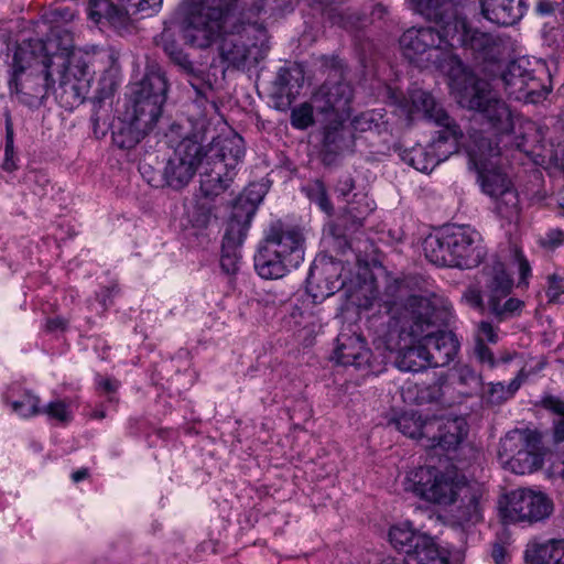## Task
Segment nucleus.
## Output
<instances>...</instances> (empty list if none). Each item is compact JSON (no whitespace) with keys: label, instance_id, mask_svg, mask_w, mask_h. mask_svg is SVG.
I'll list each match as a JSON object with an SVG mask.
<instances>
[{"label":"nucleus","instance_id":"3","mask_svg":"<svg viewBox=\"0 0 564 564\" xmlns=\"http://www.w3.org/2000/svg\"><path fill=\"white\" fill-rule=\"evenodd\" d=\"M56 46L55 39L23 41L14 51L10 89L30 107L39 106L54 88L55 78L48 53Z\"/></svg>","mask_w":564,"mask_h":564},{"label":"nucleus","instance_id":"11","mask_svg":"<svg viewBox=\"0 0 564 564\" xmlns=\"http://www.w3.org/2000/svg\"><path fill=\"white\" fill-rule=\"evenodd\" d=\"M469 162L478 173L484 193L490 197L498 196L512 188L511 182L497 167V159L501 154L498 142H494L482 132H475L467 149Z\"/></svg>","mask_w":564,"mask_h":564},{"label":"nucleus","instance_id":"30","mask_svg":"<svg viewBox=\"0 0 564 564\" xmlns=\"http://www.w3.org/2000/svg\"><path fill=\"white\" fill-rule=\"evenodd\" d=\"M394 362L401 371L409 372H419L432 367L427 349L422 341L413 338H410V345H400Z\"/></svg>","mask_w":564,"mask_h":564},{"label":"nucleus","instance_id":"32","mask_svg":"<svg viewBox=\"0 0 564 564\" xmlns=\"http://www.w3.org/2000/svg\"><path fill=\"white\" fill-rule=\"evenodd\" d=\"M304 76L297 67H282L274 80L275 94L284 106H290L302 87Z\"/></svg>","mask_w":564,"mask_h":564},{"label":"nucleus","instance_id":"43","mask_svg":"<svg viewBox=\"0 0 564 564\" xmlns=\"http://www.w3.org/2000/svg\"><path fill=\"white\" fill-rule=\"evenodd\" d=\"M1 166L6 172L9 173L18 169V156L14 151L13 141V126L9 117L6 120L4 159Z\"/></svg>","mask_w":564,"mask_h":564},{"label":"nucleus","instance_id":"6","mask_svg":"<svg viewBox=\"0 0 564 564\" xmlns=\"http://www.w3.org/2000/svg\"><path fill=\"white\" fill-rule=\"evenodd\" d=\"M236 8L237 0H200L188 14L185 42L205 48L221 34L238 31Z\"/></svg>","mask_w":564,"mask_h":564},{"label":"nucleus","instance_id":"50","mask_svg":"<svg viewBox=\"0 0 564 564\" xmlns=\"http://www.w3.org/2000/svg\"><path fill=\"white\" fill-rule=\"evenodd\" d=\"M546 290L545 294L547 302L551 304H564V279L563 276L553 273L546 278Z\"/></svg>","mask_w":564,"mask_h":564},{"label":"nucleus","instance_id":"27","mask_svg":"<svg viewBox=\"0 0 564 564\" xmlns=\"http://www.w3.org/2000/svg\"><path fill=\"white\" fill-rule=\"evenodd\" d=\"M453 247L451 226L435 235L427 236L423 242L426 259L440 267L454 268Z\"/></svg>","mask_w":564,"mask_h":564},{"label":"nucleus","instance_id":"35","mask_svg":"<svg viewBox=\"0 0 564 564\" xmlns=\"http://www.w3.org/2000/svg\"><path fill=\"white\" fill-rule=\"evenodd\" d=\"M486 311L497 321L511 319L522 312L524 302L509 295H497L485 301Z\"/></svg>","mask_w":564,"mask_h":564},{"label":"nucleus","instance_id":"33","mask_svg":"<svg viewBox=\"0 0 564 564\" xmlns=\"http://www.w3.org/2000/svg\"><path fill=\"white\" fill-rule=\"evenodd\" d=\"M532 72L528 69L522 61L511 62L501 74L500 80L509 97L522 100L523 90L528 86Z\"/></svg>","mask_w":564,"mask_h":564},{"label":"nucleus","instance_id":"16","mask_svg":"<svg viewBox=\"0 0 564 564\" xmlns=\"http://www.w3.org/2000/svg\"><path fill=\"white\" fill-rule=\"evenodd\" d=\"M51 39L56 40V46L48 53V61L53 76L65 75L75 79H87L91 82L89 72V64L91 56L79 48H74L72 45V35L65 32L63 36V46L59 47L57 42V34L53 33Z\"/></svg>","mask_w":564,"mask_h":564},{"label":"nucleus","instance_id":"63","mask_svg":"<svg viewBox=\"0 0 564 564\" xmlns=\"http://www.w3.org/2000/svg\"><path fill=\"white\" fill-rule=\"evenodd\" d=\"M564 242V231L561 229H551L541 239V243L550 249L557 248Z\"/></svg>","mask_w":564,"mask_h":564},{"label":"nucleus","instance_id":"54","mask_svg":"<svg viewBox=\"0 0 564 564\" xmlns=\"http://www.w3.org/2000/svg\"><path fill=\"white\" fill-rule=\"evenodd\" d=\"M240 258L238 249L223 246L220 257L221 270L228 275L236 274L240 267Z\"/></svg>","mask_w":564,"mask_h":564},{"label":"nucleus","instance_id":"57","mask_svg":"<svg viewBox=\"0 0 564 564\" xmlns=\"http://www.w3.org/2000/svg\"><path fill=\"white\" fill-rule=\"evenodd\" d=\"M330 20L334 24H337L340 28L352 30L357 28L360 17L348 11L332 10Z\"/></svg>","mask_w":564,"mask_h":564},{"label":"nucleus","instance_id":"64","mask_svg":"<svg viewBox=\"0 0 564 564\" xmlns=\"http://www.w3.org/2000/svg\"><path fill=\"white\" fill-rule=\"evenodd\" d=\"M475 356L481 364H487L489 367H494L496 364L494 354L490 348L484 343H476L474 348Z\"/></svg>","mask_w":564,"mask_h":564},{"label":"nucleus","instance_id":"46","mask_svg":"<svg viewBox=\"0 0 564 564\" xmlns=\"http://www.w3.org/2000/svg\"><path fill=\"white\" fill-rule=\"evenodd\" d=\"M313 110L315 107L313 101L311 104L304 102L299 107L292 109L291 112V123L294 128L304 130L314 123Z\"/></svg>","mask_w":564,"mask_h":564},{"label":"nucleus","instance_id":"9","mask_svg":"<svg viewBox=\"0 0 564 564\" xmlns=\"http://www.w3.org/2000/svg\"><path fill=\"white\" fill-rule=\"evenodd\" d=\"M541 434L530 429H516L501 438L499 460L505 469L518 475L531 474L543 465Z\"/></svg>","mask_w":564,"mask_h":564},{"label":"nucleus","instance_id":"13","mask_svg":"<svg viewBox=\"0 0 564 564\" xmlns=\"http://www.w3.org/2000/svg\"><path fill=\"white\" fill-rule=\"evenodd\" d=\"M513 288V280L507 272L505 264L492 258L485 264L476 278V283L469 284L462 294V301L469 307L485 313V297L509 295Z\"/></svg>","mask_w":564,"mask_h":564},{"label":"nucleus","instance_id":"23","mask_svg":"<svg viewBox=\"0 0 564 564\" xmlns=\"http://www.w3.org/2000/svg\"><path fill=\"white\" fill-rule=\"evenodd\" d=\"M245 141L237 133L229 135H218L214 138L206 150L203 149V159L207 165L216 166L224 164V170L230 172L245 156Z\"/></svg>","mask_w":564,"mask_h":564},{"label":"nucleus","instance_id":"2","mask_svg":"<svg viewBox=\"0 0 564 564\" xmlns=\"http://www.w3.org/2000/svg\"><path fill=\"white\" fill-rule=\"evenodd\" d=\"M400 109L406 115L409 121L421 116L433 121L437 127L427 149L413 148L405 154L404 160L415 170L424 173L431 172L441 162L458 152L464 137L463 130L430 93L421 89L413 90L410 100L400 101Z\"/></svg>","mask_w":564,"mask_h":564},{"label":"nucleus","instance_id":"55","mask_svg":"<svg viewBox=\"0 0 564 564\" xmlns=\"http://www.w3.org/2000/svg\"><path fill=\"white\" fill-rule=\"evenodd\" d=\"M380 118L375 111L362 112L352 119L351 126L355 131L359 132L377 130L380 126Z\"/></svg>","mask_w":564,"mask_h":564},{"label":"nucleus","instance_id":"19","mask_svg":"<svg viewBox=\"0 0 564 564\" xmlns=\"http://www.w3.org/2000/svg\"><path fill=\"white\" fill-rule=\"evenodd\" d=\"M454 268L469 270L478 267L487 256L481 236L468 226H451Z\"/></svg>","mask_w":564,"mask_h":564},{"label":"nucleus","instance_id":"44","mask_svg":"<svg viewBox=\"0 0 564 564\" xmlns=\"http://www.w3.org/2000/svg\"><path fill=\"white\" fill-rule=\"evenodd\" d=\"M11 406L22 417H30L42 413L40 398L30 392H25L21 400L13 401Z\"/></svg>","mask_w":564,"mask_h":564},{"label":"nucleus","instance_id":"12","mask_svg":"<svg viewBox=\"0 0 564 564\" xmlns=\"http://www.w3.org/2000/svg\"><path fill=\"white\" fill-rule=\"evenodd\" d=\"M553 511L552 501L541 492L517 489L499 501V512L505 523H535L545 520Z\"/></svg>","mask_w":564,"mask_h":564},{"label":"nucleus","instance_id":"41","mask_svg":"<svg viewBox=\"0 0 564 564\" xmlns=\"http://www.w3.org/2000/svg\"><path fill=\"white\" fill-rule=\"evenodd\" d=\"M419 536H423V534L405 527H392L389 531L390 543L395 550L404 553V555H408V549L414 547Z\"/></svg>","mask_w":564,"mask_h":564},{"label":"nucleus","instance_id":"21","mask_svg":"<svg viewBox=\"0 0 564 564\" xmlns=\"http://www.w3.org/2000/svg\"><path fill=\"white\" fill-rule=\"evenodd\" d=\"M424 433L432 441L433 447L454 451L468 434V425L464 417L448 415L425 422Z\"/></svg>","mask_w":564,"mask_h":564},{"label":"nucleus","instance_id":"47","mask_svg":"<svg viewBox=\"0 0 564 564\" xmlns=\"http://www.w3.org/2000/svg\"><path fill=\"white\" fill-rule=\"evenodd\" d=\"M307 195L310 199L317 204L321 210H323L325 214H333L334 207L328 198L325 184L322 181H314V183L308 188Z\"/></svg>","mask_w":564,"mask_h":564},{"label":"nucleus","instance_id":"20","mask_svg":"<svg viewBox=\"0 0 564 564\" xmlns=\"http://www.w3.org/2000/svg\"><path fill=\"white\" fill-rule=\"evenodd\" d=\"M460 490L456 501L452 502L448 520L452 525L466 529L482 520L485 498L482 488L477 484L469 482Z\"/></svg>","mask_w":564,"mask_h":564},{"label":"nucleus","instance_id":"1","mask_svg":"<svg viewBox=\"0 0 564 564\" xmlns=\"http://www.w3.org/2000/svg\"><path fill=\"white\" fill-rule=\"evenodd\" d=\"M415 9L434 22V26L410 28L400 37L403 55L423 68H435L456 83L464 74L462 61L451 52L449 6L451 0H411Z\"/></svg>","mask_w":564,"mask_h":564},{"label":"nucleus","instance_id":"42","mask_svg":"<svg viewBox=\"0 0 564 564\" xmlns=\"http://www.w3.org/2000/svg\"><path fill=\"white\" fill-rule=\"evenodd\" d=\"M343 285L338 278H326L325 285L321 286L316 273L312 271L307 278V292L312 295L314 301H322L333 295L336 290Z\"/></svg>","mask_w":564,"mask_h":564},{"label":"nucleus","instance_id":"51","mask_svg":"<svg viewBox=\"0 0 564 564\" xmlns=\"http://www.w3.org/2000/svg\"><path fill=\"white\" fill-rule=\"evenodd\" d=\"M525 90H523V98L525 101L538 104L544 100L551 93V89L540 84L539 79L535 78L533 73L530 76V80L527 82Z\"/></svg>","mask_w":564,"mask_h":564},{"label":"nucleus","instance_id":"39","mask_svg":"<svg viewBox=\"0 0 564 564\" xmlns=\"http://www.w3.org/2000/svg\"><path fill=\"white\" fill-rule=\"evenodd\" d=\"M149 132L144 129H139L133 119L124 122L112 132L113 143L120 149L134 148Z\"/></svg>","mask_w":564,"mask_h":564},{"label":"nucleus","instance_id":"34","mask_svg":"<svg viewBox=\"0 0 564 564\" xmlns=\"http://www.w3.org/2000/svg\"><path fill=\"white\" fill-rule=\"evenodd\" d=\"M408 550V555L403 557L405 564H448L433 539L426 534L419 536L414 547Z\"/></svg>","mask_w":564,"mask_h":564},{"label":"nucleus","instance_id":"29","mask_svg":"<svg viewBox=\"0 0 564 564\" xmlns=\"http://www.w3.org/2000/svg\"><path fill=\"white\" fill-rule=\"evenodd\" d=\"M57 76L58 85L57 87L54 86L52 90L61 106L66 109H73L82 105L89 93L90 83L87 79H75L65 75Z\"/></svg>","mask_w":564,"mask_h":564},{"label":"nucleus","instance_id":"28","mask_svg":"<svg viewBox=\"0 0 564 564\" xmlns=\"http://www.w3.org/2000/svg\"><path fill=\"white\" fill-rule=\"evenodd\" d=\"M524 560L528 564H564V539L530 541Z\"/></svg>","mask_w":564,"mask_h":564},{"label":"nucleus","instance_id":"40","mask_svg":"<svg viewBox=\"0 0 564 564\" xmlns=\"http://www.w3.org/2000/svg\"><path fill=\"white\" fill-rule=\"evenodd\" d=\"M496 199V210L501 218L508 221H517L520 216V203L517 191L512 187L498 196Z\"/></svg>","mask_w":564,"mask_h":564},{"label":"nucleus","instance_id":"38","mask_svg":"<svg viewBox=\"0 0 564 564\" xmlns=\"http://www.w3.org/2000/svg\"><path fill=\"white\" fill-rule=\"evenodd\" d=\"M347 118H332L330 122L324 128L323 145L328 153H339L348 148V142L345 138L343 122Z\"/></svg>","mask_w":564,"mask_h":564},{"label":"nucleus","instance_id":"58","mask_svg":"<svg viewBox=\"0 0 564 564\" xmlns=\"http://www.w3.org/2000/svg\"><path fill=\"white\" fill-rule=\"evenodd\" d=\"M484 399L486 403L497 405L509 399V392L506 390V386L501 382L490 383Z\"/></svg>","mask_w":564,"mask_h":564},{"label":"nucleus","instance_id":"17","mask_svg":"<svg viewBox=\"0 0 564 564\" xmlns=\"http://www.w3.org/2000/svg\"><path fill=\"white\" fill-rule=\"evenodd\" d=\"M431 317L432 321L426 327H423L421 335H404L400 339L405 341V338L409 337L422 341L429 351L432 367H445L454 360L459 345L452 332L436 329L440 319L436 308L432 312Z\"/></svg>","mask_w":564,"mask_h":564},{"label":"nucleus","instance_id":"56","mask_svg":"<svg viewBox=\"0 0 564 564\" xmlns=\"http://www.w3.org/2000/svg\"><path fill=\"white\" fill-rule=\"evenodd\" d=\"M41 409L42 413L47 414L50 419L57 420L61 423H68L72 420V413L67 404L62 400L51 402Z\"/></svg>","mask_w":564,"mask_h":564},{"label":"nucleus","instance_id":"26","mask_svg":"<svg viewBox=\"0 0 564 564\" xmlns=\"http://www.w3.org/2000/svg\"><path fill=\"white\" fill-rule=\"evenodd\" d=\"M480 9L484 18L502 26L513 25L524 13L521 0H480Z\"/></svg>","mask_w":564,"mask_h":564},{"label":"nucleus","instance_id":"36","mask_svg":"<svg viewBox=\"0 0 564 564\" xmlns=\"http://www.w3.org/2000/svg\"><path fill=\"white\" fill-rule=\"evenodd\" d=\"M416 395L415 402L419 404L424 403H441L443 405H449L453 401L446 398V394L451 390L449 384L445 376L441 375L437 379L430 384L415 386Z\"/></svg>","mask_w":564,"mask_h":564},{"label":"nucleus","instance_id":"59","mask_svg":"<svg viewBox=\"0 0 564 564\" xmlns=\"http://www.w3.org/2000/svg\"><path fill=\"white\" fill-rule=\"evenodd\" d=\"M130 1V10L138 11L142 14V17L152 15L156 12L161 4L162 0H129Z\"/></svg>","mask_w":564,"mask_h":564},{"label":"nucleus","instance_id":"48","mask_svg":"<svg viewBox=\"0 0 564 564\" xmlns=\"http://www.w3.org/2000/svg\"><path fill=\"white\" fill-rule=\"evenodd\" d=\"M358 195H354V200L349 203L347 207V217H350L352 220V225L356 227L362 226L366 217L373 210V207L369 202L361 204V200H365L366 197L362 196L357 199Z\"/></svg>","mask_w":564,"mask_h":564},{"label":"nucleus","instance_id":"24","mask_svg":"<svg viewBox=\"0 0 564 564\" xmlns=\"http://www.w3.org/2000/svg\"><path fill=\"white\" fill-rule=\"evenodd\" d=\"M129 0H120L119 4H113L108 0H90L89 1V17L96 22L101 19L107 20L117 31H127L131 25V17L138 14V11H132Z\"/></svg>","mask_w":564,"mask_h":564},{"label":"nucleus","instance_id":"31","mask_svg":"<svg viewBox=\"0 0 564 564\" xmlns=\"http://www.w3.org/2000/svg\"><path fill=\"white\" fill-rule=\"evenodd\" d=\"M204 172L200 174V192L207 198H214L226 192L232 176L230 172L224 170V164L218 163L216 166L207 165L206 160H203Z\"/></svg>","mask_w":564,"mask_h":564},{"label":"nucleus","instance_id":"60","mask_svg":"<svg viewBox=\"0 0 564 564\" xmlns=\"http://www.w3.org/2000/svg\"><path fill=\"white\" fill-rule=\"evenodd\" d=\"M498 340V334L491 323L481 321L478 324L477 328V335H476V343H490L496 344Z\"/></svg>","mask_w":564,"mask_h":564},{"label":"nucleus","instance_id":"45","mask_svg":"<svg viewBox=\"0 0 564 564\" xmlns=\"http://www.w3.org/2000/svg\"><path fill=\"white\" fill-rule=\"evenodd\" d=\"M249 226L237 221L228 220L226 232L223 239V246L238 249L243 242Z\"/></svg>","mask_w":564,"mask_h":564},{"label":"nucleus","instance_id":"37","mask_svg":"<svg viewBox=\"0 0 564 564\" xmlns=\"http://www.w3.org/2000/svg\"><path fill=\"white\" fill-rule=\"evenodd\" d=\"M252 191L248 189L234 202L229 220L250 226V223L262 200L260 195L251 197Z\"/></svg>","mask_w":564,"mask_h":564},{"label":"nucleus","instance_id":"18","mask_svg":"<svg viewBox=\"0 0 564 564\" xmlns=\"http://www.w3.org/2000/svg\"><path fill=\"white\" fill-rule=\"evenodd\" d=\"M354 90L349 83L327 79L313 94L312 101L317 113L329 118H348Z\"/></svg>","mask_w":564,"mask_h":564},{"label":"nucleus","instance_id":"52","mask_svg":"<svg viewBox=\"0 0 564 564\" xmlns=\"http://www.w3.org/2000/svg\"><path fill=\"white\" fill-rule=\"evenodd\" d=\"M395 425L398 430L403 433L404 435L415 438V437H426L424 430H425V423L420 424L417 421H415L412 416L409 415H402L400 416Z\"/></svg>","mask_w":564,"mask_h":564},{"label":"nucleus","instance_id":"5","mask_svg":"<svg viewBox=\"0 0 564 564\" xmlns=\"http://www.w3.org/2000/svg\"><path fill=\"white\" fill-rule=\"evenodd\" d=\"M304 241L297 227L271 223L254 256L256 271L263 279L283 278L303 262Z\"/></svg>","mask_w":564,"mask_h":564},{"label":"nucleus","instance_id":"8","mask_svg":"<svg viewBox=\"0 0 564 564\" xmlns=\"http://www.w3.org/2000/svg\"><path fill=\"white\" fill-rule=\"evenodd\" d=\"M469 482L455 469L442 471L435 467L421 466L406 474L404 490L440 506L456 501L462 488Z\"/></svg>","mask_w":564,"mask_h":564},{"label":"nucleus","instance_id":"22","mask_svg":"<svg viewBox=\"0 0 564 564\" xmlns=\"http://www.w3.org/2000/svg\"><path fill=\"white\" fill-rule=\"evenodd\" d=\"M237 28L240 30V26ZM236 33L239 31L227 33L228 36L221 42L220 56L224 61L236 68H241L246 65H257L265 57L269 46L264 42L247 45L242 36Z\"/></svg>","mask_w":564,"mask_h":564},{"label":"nucleus","instance_id":"62","mask_svg":"<svg viewBox=\"0 0 564 564\" xmlns=\"http://www.w3.org/2000/svg\"><path fill=\"white\" fill-rule=\"evenodd\" d=\"M457 379H458V382L464 386L477 387L480 384V377L468 365H463L457 369Z\"/></svg>","mask_w":564,"mask_h":564},{"label":"nucleus","instance_id":"49","mask_svg":"<svg viewBox=\"0 0 564 564\" xmlns=\"http://www.w3.org/2000/svg\"><path fill=\"white\" fill-rule=\"evenodd\" d=\"M554 441L556 444L555 471L564 478V419L554 421Z\"/></svg>","mask_w":564,"mask_h":564},{"label":"nucleus","instance_id":"10","mask_svg":"<svg viewBox=\"0 0 564 564\" xmlns=\"http://www.w3.org/2000/svg\"><path fill=\"white\" fill-rule=\"evenodd\" d=\"M167 79L160 67L152 66L134 90L132 112L139 129L150 132L158 122L166 100Z\"/></svg>","mask_w":564,"mask_h":564},{"label":"nucleus","instance_id":"25","mask_svg":"<svg viewBox=\"0 0 564 564\" xmlns=\"http://www.w3.org/2000/svg\"><path fill=\"white\" fill-rule=\"evenodd\" d=\"M370 355L371 352L361 337L348 334H340L337 337L335 349L337 364L361 368L368 365Z\"/></svg>","mask_w":564,"mask_h":564},{"label":"nucleus","instance_id":"4","mask_svg":"<svg viewBox=\"0 0 564 564\" xmlns=\"http://www.w3.org/2000/svg\"><path fill=\"white\" fill-rule=\"evenodd\" d=\"M414 285V276H387L383 290L372 295V300L386 308L390 316L389 327L399 333L400 338L404 335H421L423 327L432 321V312L435 310L427 297L415 293Z\"/></svg>","mask_w":564,"mask_h":564},{"label":"nucleus","instance_id":"14","mask_svg":"<svg viewBox=\"0 0 564 564\" xmlns=\"http://www.w3.org/2000/svg\"><path fill=\"white\" fill-rule=\"evenodd\" d=\"M449 36L451 52L455 47L469 48L484 59H494L500 54V40L490 33L471 29L458 6L451 0L449 6Z\"/></svg>","mask_w":564,"mask_h":564},{"label":"nucleus","instance_id":"7","mask_svg":"<svg viewBox=\"0 0 564 564\" xmlns=\"http://www.w3.org/2000/svg\"><path fill=\"white\" fill-rule=\"evenodd\" d=\"M465 86L458 89L457 101L463 108L476 110L486 119L489 129L496 137H509L513 131V116L508 105L497 98L491 91L490 85L482 79L467 77L465 74Z\"/></svg>","mask_w":564,"mask_h":564},{"label":"nucleus","instance_id":"61","mask_svg":"<svg viewBox=\"0 0 564 564\" xmlns=\"http://www.w3.org/2000/svg\"><path fill=\"white\" fill-rule=\"evenodd\" d=\"M155 44L163 48V51L170 56L174 52L178 51L180 47L174 39L173 33L164 29V31L158 35L155 39Z\"/></svg>","mask_w":564,"mask_h":564},{"label":"nucleus","instance_id":"15","mask_svg":"<svg viewBox=\"0 0 564 564\" xmlns=\"http://www.w3.org/2000/svg\"><path fill=\"white\" fill-rule=\"evenodd\" d=\"M203 160V145L196 137L183 138L163 167L164 184L174 191L183 189L191 183Z\"/></svg>","mask_w":564,"mask_h":564},{"label":"nucleus","instance_id":"53","mask_svg":"<svg viewBox=\"0 0 564 564\" xmlns=\"http://www.w3.org/2000/svg\"><path fill=\"white\" fill-rule=\"evenodd\" d=\"M116 70L108 68L99 79L96 99L100 102L113 94L117 87Z\"/></svg>","mask_w":564,"mask_h":564}]
</instances>
